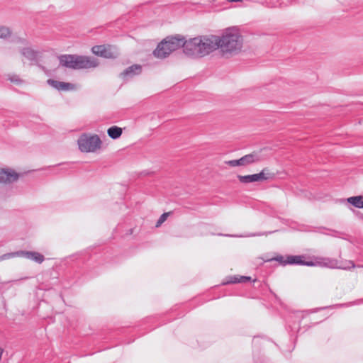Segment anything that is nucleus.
Listing matches in <instances>:
<instances>
[{
  "label": "nucleus",
  "instance_id": "obj_1",
  "mask_svg": "<svg viewBox=\"0 0 363 363\" xmlns=\"http://www.w3.org/2000/svg\"><path fill=\"white\" fill-rule=\"evenodd\" d=\"M60 66L72 69H86L99 66L98 59L86 55H61L58 56Z\"/></svg>",
  "mask_w": 363,
  "mask_h": 363
},
{
  "label": "nucleus",
  "instance_id": "obj_2",
  "mask_svg": "<svg viewBox=\"0 0 363 363\" xmlns=\"http://www.w3.org/2000/svg\"><path fill=\"white\" fill-rule=\"evenodd\" d=\"M218 48L223 53L235 54L239 52L242 46V36L238 32L227 31L219 37Z\"/></svg>",
  "mask_w": 363,
  "mask_h": 363
},
{
  "label": "nucleus",
  "instance_id": "obj_3",
  "mask_svg": "<svg viewBox=\"0 0 363 363\" xmlns=\"http://www.w3.org/2000/svg\"><path fill=\"white\" fill-rule=\"evenodd\" d=\"M184 38L179 35L168 36L158 44L153 54L157 58H165L180 47L184 48Z\"/></svg>",
  "mask_w": 363,
  "mask_h": 363
},
{
  "label": "nucleus",
  "instance_id": "obj_4",
  "mask_svg": "<svg viewBox=\"0 0 363 363\" xmlns=\"http://www.w3.org/2000/svg\"><path fill=\"white\" fill-rule=\"evenodd\" d=\"M79 149L83 152H94L99 149L101 140L97 135L84 133L78 139Z\"/></svg>",
  "mask_w": 363,
  "mask_h": 363
},
{
  "label": "nucleus",
  "instance_id": "obj_5",
  "mask_svg": "<svg viewBox=\"0 0 363 363\" xmlns=\"http://www.w3.org/2000/svg\"><path fill=\"white\" fill-rule=\"evenodd\" d=\"M313 264L314 266L325 267L331 269H350L351 268L355 267V264L352 261H339L330 257H315Z\"/></svg>",
  "mask_w": 363,
  "mask_h": 363
},
{
  "label": "nucleus",
  "instance_id": "obj_6",
  "mask_svg": "<svg viewBox=\"0 0 363 363\" xmlns=\"http://www.w3.org/2000/svg\"><path fill=\"white\" fill-rule=\"evenodd\" d=\"M200 42L199 54L200 57H203L218 48L219 37L217 35H202L199 36Z\"/></svg>",
  "mask_w": 363,
  "mask_h": 363
},
{
  "label": "nucleus",
  "instance_id": "obj_7",
  "mask_svg": "<svg viewBox=\"0 0 363 363\" xmlns=\"http://www.w3.org/2000/svg\"><path fill=\"white\" fill-rule=\"evenodd\" d=\"M275 174L267 167L264 168L259 173L250 175H238V178L241 183L247 184L256 182H264L274 179Z\"/></svg>",
  "mask_w": 363,
  "mask_h": 363
},
{
  "label": "nucleus",
  "instance_id": "obj_8",
  "mask_svg": "<svg viewBox=\"0 0 363 363\" xmlns=\"http://www.w3.org/2000/svg\"><path fill=\"white\" fill-rule=\"evenodd\" d=\"M92 52L104 58L113 59L118 56V52L115 46L110 45H95L91 48Z\"/></svg>",
  "mask_w": 363,
  "mask_h": 363
},
{
  "label": "nucleus",
  "instance_id": "obj_9",
  "mask_svg": "<svg viewBox=\"0 0 363 363\" xmlns=\"http://www.w3.org/2000/svg\"><path fill=\"white\" fill-rule=\"evenodd\" d=\"M200 42H201L199 36L190 38L189 40H184L183 51L185 55L192 57H201L199 54Z\"/></svg>",
  "mask_w": 363,
  "mask_h": 363
},
{
  "label": "nucleus",
  "instance_id": "obj_10",
  "mask_svg": "<svg viewBox=\"0 0 363 363\" xmlns=\"http://www.w3.org/2000/svg\"><path fill=\"white\" fill-rule=\"evenodd\" d=\"M262 149L253 151L252 152L247 154L240 159L241 165L247 166L253 163H257L264 160V157L262 155Z\"/></svg>",
  "mask_w": 363,
  "mask_h": 363
},
{
  "label": "nucleus",
  "instance_id": "obj_11",
  "mask_svg": "<svg viewBox=\"0 0 363 363\" xmlns=\"http://www.w3.org/2000/svg\"><path fill=\"white\" fill-rule=\"evenodd\" d=\"M20 174L16 173L11 169H0V183L11 184L16 182Z\"/></svg>",
  "mask_w": 363,
  "mask_h": 363
},
{
  "label": "nucleus",
  "instance_id": "obj_12",
  "mask_svg": "<svg viewBox=\"0 0 363 363\" xmlns=\"http://www.w3.org/2000/svg\"><path fill=\"white\" fill-rule=\"evenodd\" d=\"M20 53L31 63H37L40 57V52L30 47H26L19 50Z\"/></svg>",
  "mask_w": 363,
  "mask_h": 363
},
{
  "label": "nucleus",
  "instance_id": "obj_13",
  "mask_svg": "<svg viewBox=\"0 0 363 363\" xmlns=\"http://www.w3.org/2000/svg\"><path fill=\"white\" fill-rule=\"evenodd\" d=\"M304 256L302 255H289L286 257V263L288 264H299L313 267L314 266L313 261H304L303 260Z\"/></svg>",
  "mask_w": 363,
  "mask_h": 363
},
{
  "label": "nucleus",
  "instance_id": "obj_14",
  "mask_svg": "<svg viewBox=\"0 0 363 363\" xmlns=\"http://www.w3.org/2000/svg\"><path fill=\"white\" fill-rule=\"evenodd\" d=\"M19 256L24 257L39 264L42 263L45 259V257L42 254L33 251L20 250Z\"/></svg>",
  "mask_w": 363,
  "mask_h": 363
},
{
  "label": "nucleus",
  "instance_id": "obj_15",
  "mask_svg": "<svg viewBox=\"0 0 363 363\" xmlns=\"http://www.w3.org/2000/svg\"><path fill=\"white\" fill-rule=\"evenodd\" d=\"M142 67L138 65H133L126 68L121 74V76L123 78L133 77L135 75H138L141 72Z\"/></svg>",
  "mask_w": 363,
  "mask_h": 363
},
{
  "label": "nucleus",
  "instance_id": "obj_16",
  "mask_svg": "<svg viewBox=\"0 0 363 363\" xmlns=\"http://www.w3.org/2000/svg\"><path fill=\"white\" fill-rule=\"evenodd\" d=\"M48 84L59 91H60V90L65 91V90H69V89L73 88V84L71 83L59 82V81L54 80V79H48Z\"/></svg>",
  "mask_w": 363,
  "mask_h": 363
},
{
  "label": "nucleus",
  "instance_id": "obj_17",
  "mask_svg": "<svg viewBox=\"0 0 363 363\" xmlns=\"http://www.w3.org/2000/svg\"><path fill=\"white\" fill-rule=\"evenodd\" d=\"M122 133V128L116 125L111 126L107 130L108 135L113 140L119 138Z\"/></svg>",
  "mask_w": 363,
  "mask_h": 363
},
{
  "label": "nucleus",
  "instance_id": "obj_18",
  "mask_svg": "<svg viewBox=\"0 0 363 363\" xmlns=\"http://www.w3.org/2000/svg\"><path fill=\"white\" fill-rule=\"evenodd\" d=\"M347 201L356 208H363V196H351Z\"/></svg>",
  "mask_w": 363,
  "mask_h": 363
},
{
  "label": "nucleus",
  "instance_id": "obj_19",
  "mask_svg": "<svg viewBox=\"0 0 363 363\" xmlns=\"http://www.w3.org/2000/svg\"><path fill=\"white\" fill-rule=\"evenodd\" d=\"M11 35V30L8 27L0 26V38H6Z\"/></svg>",
  "mask_w": 363,
  "mask_h": 363
},
{
  "label": "nucleus",
  "instance_id": "obj_20",
  "mask_svg": "<svg viewBox=\"0 0 363 363\" xmlns=\"http://www.w3.org/2000/svg\"><path fill=\"white\" fill-rule=\"evenodd\" d=\"M15 257H19V251L15 252L6 253L0 256V262L8 259L10 258H13Z\"/></svg>",
  "mask_w": 363,
  "mask_h": 363
},
{
  "label": "nucleus",
  "instance_id": "obj_21",
  "mask_svg": "<svg viewBox=\"0 0 363 363\" xmlns=\"http://www.w3.org/2000/svg\"><path fill=\"white\" fill-rule=\"evenodd\" d=\"M170 212L162 213L156 223V227L160 226L167 218Z\"/></svg>",
  "mask_w": 363,
  "mask_h": 363
},
{
  "label": "nucleus",
  "instance_id": "obj_22",
  "mask_svg": "<svg viewBox=\"0 0 363 363\" xmlns=\"http://www.w3.org/2000/svg\"><path fill=\"white\" fill-rule=\"evenodd\" d=\"M237 283H240L239 277L233 276V277H228L227 280L223 283V284H237Z\"/></svg>",
  "mask_w": 363,
  "mask_h": 363
},
{
  "label": "nucleus",
  "instance_id": "obj_23",
  "mask_svg": "<svg viewBox=\"0 0 363 363\" xmlns=\"http://www.w3.org/2000/svg\"><path fill=\"white\" fill-rule=\"evenodd\" d=\"M225 163L231 167L242 166L240 159L229 160L225 162Z\"/></svg>",
  "mask_w": 363,
  "mask_h": 363
},
{
  "label": "nucleus",
  "instance_id": "obj_24",
  "mask_svg": "<svg viewBox=\"0 0 363 363\" xmlns=\"http://www.w3.org/2000/svg\"><path fill=\"white\" fill-rule=\"evenodd\" d=\"M273 259L279 262V263L282 264L283 265L288 264L287 263L285 262L286 259H284V257L281 255L277 256V257L274 258Z\"/></svg>",
  "mask_w": 363,
  "mask_h": 363
},
{
  "label": "nucleus",
  "instance_id": "obj_25",
  "mask_svg": "<svg viewBox=\"0 0 363 363\" xmlns=\"http://www.w3.org/2000/svg\"><path fill=\"white\" fill-rule=\"evenodd\" d=\"M240 283H245L251 280L250 277L247 276H239Z\"/></svg>",
  "mask_w": 363,
  "mask_h": 363
},
{
  "label": "nucleus",
  "instance_id": "obj_26",
  "mask_svg": "<svg viewBox=\"0 0 363 363\" xmlns=\"http://www.w3.org/2000/svg\"><path fill=\"white\" fill-rule=\"evenodd\" d=\"M16 43H20L23 45H27L28 42L25 38H18L16 40H14Z\"/></svg>",
  "mask_w": 363,
  "mask_h": 363
},
{
  "label": "nucleus",
  "instance_id": "obj_27",
  "mask_svg": "<svg viewBox=\"0 0 363 363\" xmlns=\"http://www.w3.org/2000/svg\"><path fill=\"white\" fill-rule=\"evenodd\" d=\"M10 80L12 82H15L16 84H18V83H20L21 82V79L17 76H14V77H11Z\"/></svg>",
  "mask_w": 363,
  "mask_h": 363
},
{
  "label": "nucleus",
  "instance_id": "obj_28",
  "mask_svg": "<svg viewBox=\"0 0 363 363\" xmlns=\"http://www.w3.org/2000/svg\"><path fill=\"white\" fill-rule=\"evenodd\" d=\"M357 215L358 216L359 218L361 220H363V213H361L359 212H358L357 213Z\"/></svg>",
  "mask_w": 363,
  "mask_h": 363
},
{
  "label": "nucleus",
  "instance_id": "obj_29",
  "mask_svg": "<svg viewBox=\"0 0 363 363\" xmlns=\"http://www.w3.org/2000/svg\"><path fill=\"white\" fill-rule=\"evenodd\" d=\"M263 235V234L262 233H258V234H256L255 235H259H259Z\"/></svg>",
  "mask_w": 363,
  "mask_h": 363
}]
</instances>
